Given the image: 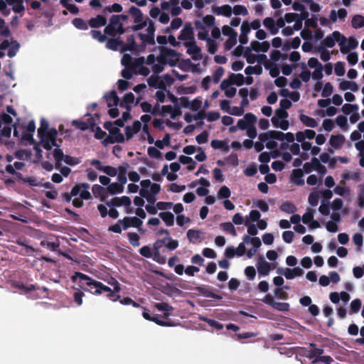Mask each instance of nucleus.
<instances>
[{"mask_svg":"<svg viewBox=\"0 0 364 364\" xmlns=\"http://www.w3.org/2000/svg\"><path fill=\"white\" fill-rule=\"evenodd\" d=\"M319 193L318 192H311L309 196V203L311 206H316L319 200Z\"/></svg>","mask_w":364,"mask_h":364,"instance_id":"nucleus-62","label":"nucleus"},{"mask_svg":"<svg viewBox=\"0 0 364 364\" xmlns=\"http://www.w3.org/2000/svg\"><path fill=\"white\" fill-rule=\"evenodd\" d=\"M137 47V44L135 41L134 35L132 34L129 36L127 38V42L122 45V48H120L121 52L126 51H135L136 48Z\"/></svg>","mask_w":364,"mask_h":364,"instance_id":"nucleus-16","label":"nucleus"},{"mask_svg":"<svg viewBox=\"0 0 364 364\" xmlns=\"http://www.w3.org/2000/svg\"><path fill=\"white\" fill-rule=\"evenodd\" d=\"M164 246L168 251H173L178 247V241L173 240L170 236L162 239H158L153 245V249H160Z\"/></svg>","mask_w":364,"mask_h":364,"instance_id":"nucleus-4","label":"nucleus"},{"mask_svg":"<svg viewBox=\"0 0 364 364\" xmlns=\"http://www.w3.org/2000/svg\"><path fill=\"white\" fill-rule=\"evenodd\" d=\"M153 259L160 264H164L166 262V257L161 255L160 249H154Z\"/></svg>","mask_w":364,"mask_h":364,"instance_id":"nucleus-46","label":"nucleus"},{"mask_svg":"<svg viewBox=\"0 0 364 364\" xmlns=\"http://www.w3.org/2000/svg\"><path fill=\"white\" fill-rule=\"evenodd\" d=\"M260 261L258 262L257 267L259 274L263 276L268 275L271 269V264L264 259L263 257H260Z\"/></svg>","mask_w":364,"mask_h":364,"instance_id":"nucleus-21","label":"nucleus"},{"mask_svg":"<svg viewBox=\"0 0 364 364\" xmlns=\"http://www.w3.org/2000/svg\"><path fill=\"white\" fill-rule=\"evenodd\" d=\"M339 88L343 91L350 90L353 92H357L359 90V86L354 81L343 80L339 84Z\"/></svg>","mask_w":364,"mask_h":364,"instance_id":"nucleus-27","label":"nucleus"},{"mask_svg":"<svg viewBox=\"0 0 364 364\" xmlns=\"http://www.w3.org/2000/svg\"><path fill=\"white\" fill-rule=\"evenodd\" d=\"M141 128V123L139 120H135L132 126H127L125 127V135L127 141L131 139L134 134L138 133Z\"/></svg>","mask_w":364,"mask_h":364,"instance_id":"nucleus-15","label":"nucleus"},{"mask_svg":"<svg viewBox=\"0 0 364 364\" xmlns=\"http://www.w3.org/2000/svg\"><path fill=\"white\" fill-rule=\"evenodd\" d=\"M299 119L305 126L309 127L315 128L318 125L315 119L304 114L299 115Z\"/></svg>","mask_w":364,"mask_h":364,"instance_id":"nucleus-30","label":"nucleus"},{"mask_svg":"<svg viewBox=\"0 0 364 364\" xmlns=\"http://www.w3.org/2000/svg\"><path fill=\"white\" fill-rule=\"evenodd\" d=\"M358 109V106L357 105L353 104H345L342 107V111L345 114H350L353 112H357Z\"/></svg>","mask_w":364,"mask_h":364,"instance_id":"nucleus-57","label":"nucleus"},{"mask_svg":"<svg viewBox=\"0 0 364 364\" xmlns=\"http://www.w3.org/2000/svg\"><path fill=\"white\" fill-rule=\"evenodd\" d=\"M272 308L279 311H288L289 310L290 305L287 302L275 301Z\"/></svg>","mask_w":364,"mask_h":364,"instance_id":"nucleus-52","label":"nucleus"},{"mask_svg":"<svg viewBox=\"0 0 364 364\" xmlns=\"http://www.w3.org/2000/svg\"><path fill=\"white\" fill-rule=\"evenodd\" d=\"M232 8L230 5H223L217 8V14H222L226 17H230L232 15Z\"/></svg>","mask_w":364,"mask_h":364,"instance_id":"nucleus-43","label":"nucleus"},{"mask_svg":"<svg viewBox=\"0 0 364 364\" xmlns=\"http://www.w3.org/2000/svg\"><path fill=\"white\" fill-rule=\"evenodd\" d=\"M160 218L166 223L168 227L173 225L174 224V215L169 212H161L159 213Z\"/></svg>","mask_w":364,"mask_h":364,"instance_id":"nucleus-28","label":"nucleus"},{"mask_svg":"<svg viewBox=\"0 0 364 364\" xmlns=\"http://www.w3.org/2000/svg\"><path fill=\"white\" fill-rule=\"evenodd\" d=\"M85 296L82 291L79 289H75L73 294V300L77 306L82 304V298Z\"/></svg>","mask_w":364,"mask_h":364,"instance_id":"nucleus-47","label":"nucleus"},{"mask_svg":"<svg viewBox=\"0 0 364 364\" xmlns=\"http://www.w3.org/2000/svg\"><path fill=\"white\" fill-rule=\"evenodd\" d=\"M232 12L235 15H243L246 16L248 14L247 8L242 5H236L233 7Z\"/></svg>","mask_w":364,"mask_h":364,"instance_id":"nucleus-63","label":"nucleus"},{"mask_svg":"<svg viewBox=\"0 0 364 364\" xmlns=\"http://www.w3.org/2000/svg\"><path fill=\"white\" fill-rule=\"evenodd\" d=\"M77 279H79L80 283V287L85 291H88L92 294L100 295L102 293H106L107 298L111 301L115 302L120 299V295L117 294L121 291L120 284L114 279L113 282L110 283L113 286V289L110 287L105 285L101 282L93 279L88 275L76 272L74 275L72 276L71 279L73 282H76Z\"/></svg>","mask_w":364,"mask_h":364,"instance_id":"nucleus-1","label":"nucleus"},{"mask_svg":"<svg viewBox=\"0 0 364 364\" xmlns=\"http://www.w3.org/2000/svg\"><path fill=\"white\" fill-rule=\"evenodd\" d=\"M123 8H122V6L118 3H114V4L111 5V6H106L103 9V11L105 13H112V12H116V13H119L122 11Z\"/></svg>","mask_w":364,"mask_h":364,"instance_id":"nucleus-49","label":"nucleus"},{"mask_svg":"<svg viewBox=\"0 0 364 364\" xmlns=\"http://www.w3.org/2000/svg\"><path fill=\"white\" fill-rule=\"evenodd\" d=\"M353 28L357 29L364 27V16L361 15H355L351 21Z\"/></svg>","mask_w":364,"mask_h":364,"instance_id":"nucleus-39","label":"nucleus"},{"mask_svg":"<svg viewBox=\"0 0 364 364\" xmlns=\"http://www.w3.org/2000/svg\"><path fill=\"white\" fill-rule=\"evenodd\" d=\"M243 241L247 244L251 243L253 245L252 248L256 250H257L262 245L260 239L257 237H251L249 235H245L243 237Z\"/></svg>","mask_w":364,"mask_h":364,"instance_id":"nucleus-34","label":"nucleus"},{"mask_svg":"<svg viewBox=\"0 0 364 364\" xmlns=\"http://www.w3.org/2000/svg\"><path fill=\"white\" fill-rule=\"evenodd\" d=\"M257 117L252 113H247L242 119L237 121V127L241 130H246L252 124H255Z\"/></svg>","mask_w":364,"mask_h":364,"instance_id":"nucleus-9","label":"nucleus"},{"mask_svg":"<svg viewBox=\"0 0 364 364\" xmlns=\"http://www.w3.org/2000/svg\"><path fill=\"white\" fill-rule=\"evenodd\" d=\"M48 127H49L48 122L45 119H42L41 120L40 127L38 129V135L40 137L41 144L42 146L45 149L50 151V150H51L50 144L47 142L46 139H43V136L48 132Z\"/></svg>","mask_w":364,"mask_h":364,"instance_id":"nucleus-7","label":"nucleus"},{"mask_svg":"<svg viewBox=\"0 0 364 364\" xmlns=\"http://www.w3.org/2000/svg\"><path fill=\"white\" fill-rule=\"evenodd\" d=\"M345 64L343 62L338 61L335 64V73L338 76H343L345 74Z\"/></svg>","mask_w":364,"mask_h":364,"instance_id":"nucleus-64","label":"nucleus"},{"mask_svg":"<svg viewBox=\"0 0 364 364\" xmlns=\"http://www.w3.org/2000/svg\"><path fill=\"white\" fill-rule=\"evenodd\" d=\"M210 145L214 149H222L225 152H228L230 150L227 142L222 140L213 139L211 141Z\"/></svg>","mask_w":364,"mask_h":364,"instance_id":"nucleus-29","label":"nucleus"},{"mask_svg":"<svg viewBox=\"0 0 364 364\" xmlns=\"http://www.w3.org/2000/svg\"><path fill=\"white\" fill-rule=\"evenodd\" d=\"M98 170L103 171L105 173L112 177H114L117 174V168L110 166H105L102 168H98Z\"/></svg>","mask_w":364,"mask_h":364,"instance_id":"nucleus-59","label":"nucleus"},{"mask_svg":"<svg viewBox=\"0 0 364 364\" xmlns=\"http://www.w3.org/2000/svg\"><path fill=\"white\" fill-rule=\"evenodd\" d=\"M345 136L342 134L332 135L330 138L329 143L334 149L340 148L345 142Z\"/></svg>","mask_w":364,"mask_h":364,"instance_id":"nucleus-26","label":"nucleus"},{"mask_svg":"<svg viewBox=\"0 0 364 364\" xmlns=\"http://www.w3.org/2000/svg\"><path fill=\"white\" fill-rule=\"evenodd\" d=\"M16 243L20 246L24 247V249H21L20 250H14V252L18 253L21 255H30L31 253L35 252V249L28 245V240L26 238H18L16 240Z\"/></svg>","mask_w":364,"mask_h":364,"instance_id":"nucleus-11","label":"nucleus"},{"mask_svg":"<svg viewBox=\"0 0 364 364\" xmlns=\"http://www.w3.org/2000/svg\"><path fill=\"white\" fill-rule=\"evenodd\" d=\"M303 176L302 169H294L291 176V180L297 186H303L304 184V181L302 178Z\"/></svg>","mask_w":364,"mask_h":364,"instance_id":"nucleus-23","label":"nucleus"},{"mask_svg":"<svg viewBox=\"0 0 364 364\" xmlns=\"http://www.w3.org/2000/svg\"><path fill=\"white\" fill-rule=\"evenodd\" d=\"M201 320L204 321L210 326L213 327V328H216L217 330H221L223 328V325L222 323H220V322H218L214 319H211V318H201Z\"/></svg>","mask_w":364,"mask_h":364,"instance_id":"nucleus-56","label":"nucleus"},{"mask_svg":"<svg viewBox=\"0 0 364 364\" xmlns=\"http://www.w3.org/2000/svg\"><path fill=\"white\" fill-rule=\"evenodd\" d=\"M104 97L109 107H111L113 105L117 106L119 103V100L117 92L114 90L106 93Z\"/></svg>","mask_w":364,"mask_h":364,"instance_id":"nucleus-25","label":"nucleus"},{"mask_svg":"<svg viewBox=\"0 0 364 364\" xmlns=\"http://www.w3.org/2000/svg\"><path fill=\"white\" fill-rule=\"evenodd\" d=\"M230 195H231V192H230V188L225 186H222L218 193V196L219 198L227 199L230 197Z\"/></svg>","mask_w":364,"mask_h":364,"instance_id":"nucleus-60","label":"nucleus"},{"mask_svg":"<svg viewBox=\"0 0 364 364\" xmlns=\"http://www.w3.org/2000/svg\"><path fill=\"white\" fill-rule=\"evenodd\" d=\"M220 227L224 231L230 233L232 236H236L235 228L230 222L223 223L220 224Z\"/></svg>","mask_w":364,"mask_h":364,"instance_id":"nucleus-48","label":"nucleus"},{"mask_svg":"<svg viewBox=\"0 0 364 364\" xmlns=\"http://www.w3.org/2000/svg\"><path fill=\"white\" fill-rule=\"evenodd\" d=\"M230 79L232 82V85H236L237 86H241L244 84L245 77L242 74H234L232 73L230 75Z\"/></svg>","mask_w":364,"mask_h":364,"instance_id":"nucleus-40","label":"nucleus"},{"mask_svg":"<svg viewBox=\"0 0 364 364\" xmlns=\"http://www.w3.org/2000/svg\"><path fill=\"white\" fill-rule=\"evenodd\" d=\"M82 188L87 189L89 188V185L87 183H80L75 185L70 193L72 197L80 195Z\"/></svg>","mask_w":364,"mask_h":364,"instance_id":"nucleus-54","label":"nucleus"},{"mask_svg":"<svg viewBox=\"0 0 364 364\" xmlns=\"http://www.w3.org/2000/svg\"><path fill=\"white\" fill-rule=\"evenodd\" d=\"M187 237L191 242H194L200 238V231L196 230H188L187 232Z\"/></svg>","mask_w":364,"mask_h":364,"instance_id":"nucleus-58","label":"nucleus"},{"mask_svg":"<svg viewBox=\"0 0 364 364\" xmlns=\"http://www.w3.org/2000/svg\"><path fill=\"white\" fill-rule=\"evenodd\" d=\"M127 237L129 240V243L133 247H139L140 245L139 240L140 237L139 235L136 232H128L127 233Z\"/></svg>","mask_w":364,"mask_h":364,"instance_id":"nucleus-44","label":"nucleus"},{"mask_svg":"<svg viewBox=\"0 0 364 364\" xmlns=\"http://www.w3.org/2000/svg\"><path fill=\"white\" fill-rule=\"evenodd\" d=\"M277 131L276 130H270L267 132L260 134L259 135V139L261 142H264L269 139H277Z\"/></svg>","mask_w":364,"mask_h":364,"instance_id":"nucleus-35","label":"nucleus"},{"mask_svg":"<svg viewBox=\"0 0 364 364\" xmlns=\"http://www.w3.org/2000/svg\"><path fill=\"white\" fill-rule=\"evenodd\" d=\"M65 154H63V151L62 149H60V147H56L53 151V157L55 160V167L58 168L60 167L61 164V161H63L65 158Z\"/></svg>","mask_w":364,"mask_h":364,"instance_id":"nucleus-36","label":"nucleus"},{"mask_svg":"<svg viewBox=\"0 0 364 364\" xmlns=\"http://www.w3.org/2000/svg\"><path fill=\"white\" fill-rule=\"evenodd\" d=\"M92 37L97 40L100 43H104L107 41V36L105 34H102L100 31L98 30H92L90 31Z\"/></svg>","mask_w":364,"mask_h":364,"instance_id":"nucleus-50","label":"nucleus"},{"mask_svg":"<svg viewBox=\"0 0 364 364\" xmlns=\"http://www.w3.org/2000/svg\"><path fill=\"white\" fill-rule=\"evenodd\" d=\"M336 122L338 127L342 128L343 130L348 129V119L347 117L343 115H339L336 119Z\"/></svg>","mask_w":364,"mask_h":364,"instance_id":"nucleus-55","label":"nucleus"},{"mask_svg":"<svg viewBox=\"0 0 364 364\" xmlns=\"http://www.w3.org/2000/svg\"><path fill=\"white\" fill-rule=\"evenodd\" d=\"M184 46L187 47V53L192 55L193 60H200L202 59L201 49L195 41L185 42Z\"/></svg>","mask_w":364,"mask_h":364,"instance_id":"nucleus-8","label":"nucleus"},{"mask_svg":"<svg viewBox=\"0 0 364 364\" xmlns=\"http://www.w3.org/2000/svg\"><path fill=\"white\" fill-rule=\"evenodd\" d=\"M358 45V41L354 37H350L348 40V47H344L343 45L341 46V52L346 54L348 52L349 49H355Z\"/></svg>","mask_w":364,"mask_h":364,"instance_id":"nucleus-32","label":"nucleus"},{"mask_svg":"<svg viewBox=\"0 0 364 364\" xmlns=\"http://www.w3.org/2000/svg\"><path fill=\"white\" fill-rule=\"evenodd\" d=\"M128 13L134 18V23H135V25L129 27L128 28H131L134 31H138L146 26L147 19L144 18L143 13L139 8L132 6L129 9Z\"/></svg>","mask_w":364,"mask_h":364,"instance_id":"nucleus-3","label":"nucleus"},{"mask_svg":"<svg viewBox=\"0 0 364 364\" xmlns=\"http://www.w3.org/2000/svg\"><path fill=\"white\" fill-rule=\"evenodd\" d=\"M58 132L55 128H51L45 134L43 139H46L47 142L50 143L52 146L60 147V145L56 142Z\"/></svg>","mask_w":364,"mask_h":364,"instance_id":"nucleus-17","label":"nucleus"},{"mask_svg":"<svg viewBox=\"0 0 364 364\" xmlns=\"http://www.w3.org/2000/svg\"><path fill=\"white\" fill-rule=\"evenodd\" d=\"M131 200L128 196H122L120 198H113L110 201L107 203L109 207H120L122 205L129 206L131 205Z\"/></svg>","mask_w":364,"mask_h":364,"instance_id":"nucleus-14","label":"nucleus"},{"mask_svg":"<svg viewBox=\"0 0 364 364\" xmlns=\"http://www.w3.org/2000/svg\"><path fill=\"white\" fill-rule=\"evenodd\" d=\"M107 191L112 195L121 193L124 191V186L118 183H112L107 186Z\"/></svg>","mask_w":364,"mask_h":364,"instance_id":"nucleus-38","label":"nucleus"},{"mask_svg":"<svg viewBox=\"0 0 364 364\" xmlns=\"http://www.w3.org/2000/svg\"><path fill=\"white\" fill-rule=\"evenodd\" d=\"M120 36H118L117 38L112 37V38L107 39L106 48L112 50H117L119 47L122 48V45L124 44V41L121 40Z\"/></svg>","mask_w":364,"mask_h":364,"instance_id":"nucleus-19","label":"nucleus"},{"mask_svg":"<svg viewBox=\"0 0 364 364\" xmlns=\"http://www.w3.org/2000/svg\"><path fill=\"white\" fill-rule=\"evenodd\" d=\"M346 38L342 35L339 31H335L332 33L331 36H327L326 38L323 41L322 44L328 48H333L336 41L339 42V45H344L346 42Z\"/></svg>","mask_w":364,"mask_h":364,"instance_id":"nucleus-5","label":"nucleus"},{"mask_svg":"<svg viewBox=\"0 0 364 364\" xmlns=\"http://www.w3.org/2000/svg\"><path fill=\"white\" fill-rule=\"evenodd\" d=\"M88 24L91 28H100L102 26H105L107 24V18L103 15H97L95 18H91Z\"/></svg>","mask_w":364,"mask_h":364,"instance_id":"nucleus-18","label":"nucleus"},{"mask_svg":"<svg viewBox=\"0 0 364 364\" xmlns=\"http://www.w3.org/2000/svg\"><path fill=\"white\" fill-rule=\"evenodd\" d=\"M119 223H122L123 230H127L130 227L139 228L142 225L143 222L137 217H124L123 219H119Z\"/></svg>","mask_w":364,"mask_h":364,"instance_id":"nucleus-10","label":"nucleus"},{"mask_svg":"<svg viewBox=\"0 0 364 364\" xmlns=\"http://www.w3.org/2000/svg\"><path fill=\"white\" fill-rule=\"evenodd\" d=\"M279 208L282 212L289 214L294 213L297 210L296 206L293 203L289 201H285L282 203Z\"/></svg>","mask_w":364,"mask_h":364,"instance_id":"nucleus-31","label":"nucleus"},{"mask_svg":"<svg viewBox=\"0 0 364 364\" xmlns=\"http://www.w3.org/2000/svg\"><path fill=\"white\" fill-rule=\"evenodd\" d=\"M141 188L139 191V194L142 198H147L149 191L148 188L151 187V182L149 179L142 180L140 183Z\"/></svg>","mask_w":364,"mask_h":364,"instance_id":"nucleus-33","label":"nucleus"},{"mask_svg":"<svg viewBox=\"0 0 364 364\" xmlns=\"http://www.w3.org/2000/svg\"><path fill=\"white\" fill-rule=\"evenodd\" d=\"M138 36L141 41V47L146 48L147 45L154 46L156 44L154 36L139 33Z\"/></svg>","mask_w":364,"mask_h":364,"instance_id":"nucleus-24","label":"nucleus"},{"mask_svg":"<svg viewBox=\"0 0 364 364\" xmlns=\"http://www.w3.org/2000/svg\"><path fill=\"white\" fill-rule=\"evenodd\" d=\"M277 140L284 141L286 139L288 142H294V135L291 132L284 133L280 131H277Z\"/></svg>","mask_w":364,"mask_h":364,"instance_id":"nucleus-41","label":"nucleus"},{"mask_svg":"<svg viewBox=\"0 0 364 364\" xmlns=\"http://www.w3.org/2000/svg\"><path fill=\"white\" fill-rule=\"evenodd\" d=\"M196 290L202 295L212 298L216 300H221L223 299L222 296L217 294L212 291L209 290L205 286H200L196 287Z\"/></svg>","mask_w":364,"mask_h":364,"instance_id":"nucleus-20","label":"nucleus"},{"mask_svg":"<svg viewBox=\"0 0 364 364\" xmlns=\"http://www.w3.org/2000/svg\"><path fill=\"white\" fill-rule=\"evenodd\" d=\"M73 25L79 30L85 31L88 29L89 24L81 18H75L72 21Z\"/></svg>","mask_w":364,"mask_h":364,"instance_id":"nucleus-37","label":"nucleus"},{"mask_svg":"<svg viewBox=\"0 0 364 364\" xmlns=\"http://www.w3.org/2000/svg\"><path fill=\"white\" fill-rule=\"evenodd\" d=\"M333 92V87L331 82H326L323 88L321 95L323 97H328Z\"/></svg>","mask_w":364,"mask_h":364,"instance_id":"nucleus-61","label":"nucleus"},{"mask_svg":"<svg viewBox=\"0 0 364 364\" xmlns=\"http://www.w3.org/2000/svg\"><path fill=\"white\" fill-rule=\"evenodd\" d=\"M136 67H125L122 70V76L126 80H130L135 73Z\"/></svg>","mask_w":364,"mask_h":364,"instance_id":"nucleus-51","label":"nucleus"},{"mask_svg":"<svg viewBox=\"0 0 364 364\" xmlns=\"http://www.w3.org/2000/svg\"><path fill=\"white\" fill-rule=\"evenodd\" d=\"M245 73L247 75H250L252 74L261 75L262 73V68L259 65L255 66L249 65L245 68Z\"/></svg>","mask_w":364,"mask_h":364,"instance_id":"nucleus-42","label":"nucleus"},{"mask_svg":"<svg viewBox=\"0 0 364 364\" xmlns=\"http://www.w3.org/2000/svg\"><path fill=\"white\" fill-rule=\"evenodd\" d=\"M127 31V28H124L122 22L120 21L119 17L114 14L109 18V22L104 29V33L111 37L121 36Z\"/></svg>","mask_w":364,"mask_h":364,"instance_id":"nucleus-2","label":"nucleus"},{"mask_svg":"<svg viewBox=\"0 0 364 364\" xmlns=\"http://www.w3.org/2000/svg\"><path fill=\"white\" fill-rule=\"evenodd\" d=\"M310 346L312 348L309 351L308 358L313 359L314 362H318V358L321 356L324 350L323 348H316L315 343H310Z\"/></svg>","mask_w":364,"mask_h":364,"instance_id":"nucleus-22","label":"nucleus"},{"mask_svg":"<svg viewBox=\"0 0 364 364\" xmlns=\"http://www.w3.org/2000/svg\"><path fill=\"white\" fill-rule=\"evenodd\" d=\"M161 54L157 58L158 63H161V65H164L167 63L168 57H176L177 55V53L175 50L171 48H168L164 46L159 47Z\"/></svg>","mask_w":364,"mask_h":364,"instance_id":"nucleus-12","label":"nucleus"},{"mask_svg":"<svg viewBox=\"0 0 364 364\" xmlns=\"http://www.w3.org/2000/svg\"><path fill=\"white\" fill-rule=\"evenodd\" d=\"M178 39L180 41H193L194 39L193 28L190 23L185 24L178 36Z\"/></svg>","mask_w":364,"mask_h":364,"instance_id":"nucleus-13","label":"nucleus"},{"mask_svg":"<svg viewBox=\"0 0 364 364\" xmlns=\"http://www.w3.org/2000/svg\"><path fill=\"white\" fill-rule=\"evenodd\" d=\"M124 141V136L121 133L120 129L118 127L109 130V135L107 136L106 138L102 141V144L107 146L109 144L123 143Z\"/></svg>","mask_w":364,"mask_h":364,"instance_id":"nucleus-6","label":"nucleus"},{"mask_svg":"<svg viewBox=\"0 0 364 364\" xmlns=\"http://www.w3.org/2000/svg\"><path fill=\"white\" fill-rule=\"evenodd\" d=\"M244 55L246 58L247 62L250 64H253L257 61V55L251 53L250 48H246Z\"/></svg>","mask_w":364,"mask_h":364,"instance_id":"nucleus-53","label":"nucleus"},{"mask_svg":"<svg viewBox=\"0 0 364 364\" xmlns=\"http://www.w3.org/2000/svg\"><path fill=\"white\" fill-rule=\"evenodd\" d=\"M147 81H148L149 85L151 86V87H155V86H156V85L158 83V87L159 88H160L161 90H165L166 89L165 83L163 81L159 82V80H158L157 77L151 76L148 79Z\"/></svg>","mask_w":364,"mask_h":364,"instance_id":"nucleus-45","label":"nucleus"}]
</instances>
